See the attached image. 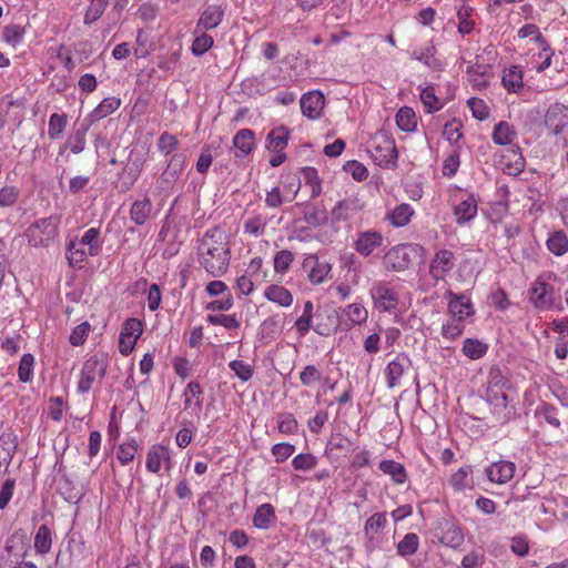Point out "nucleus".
I'll return each mask as SVG.
<instances>
[{"label": "nucleus", "mask_w": 568, "mask_h": 568, "mask_svg": "<svg viewBox=\"0 0 568 568\" xmlns=\"http://www.w3.org/2000/svg\"><path fill=\"white\" fill-rule=\"evenodd\" d=\"M199 263L214 277L222 276L229 268L231 250L226 235L219 227L207 230L197 245Z\"/></svg>", "instance_id": "f257e3e1"}, {"label": "nucleus", "mask_w": 568, "mask_h": 568, "mask_svg": "<svg viewBox=\"0 0 568 568\" xmlns=\"http://www.w3.org/2000/svg\"><path fill=\"white\" fill-rule=\"evenodd\" d=\"M423 246L418 244H398L393 246L383 258L384 267L392 272H404L409 268L414 258L420 255Z\"/></svg>", "instance_id": "f03ea898"}, {"label": "nucleus", "mask_w": 568, "mask_h": 568, "mask_svg": "<svg viewBox=\"0 0 568 568\" xmlns=\"http://www.w3.org/2000/svg\"><path fill=\"white\" fill-rule=\"evenodd\" d=\"M60 219L51 215L33 222L24 232L28 242L34 247L49 246L58 234Z\"/></svg>", "instance_id": "7ed1b4c3"}, {"label": "nucleus", "mask_w": 568, "mask_h": 568, "mask_svg": "<svg viewBox=\"0 0 568 568\" xmlns=\"http://www.w3.org/2000/svg\"><path fill=\"white\" fill-rule=\"evenodd\" d=\"M529 300L539 311H548L556 306L559 298L555 287L538 277L528 291Z\"/></svg>", "instance_id": "20e7f679"}, {"label": "nucleus", "mask_w": 568, "mask_h": 568, "mask_svg": "<svg viewBox=\"0 0 568 568\" xmlns=\"http://www.w3.org/2000/svg\"><path fill=\"white\" fill-rule=\"evenodd\" d=\"M106 374V365L103 361L95 357L88 358L82 366L81 376L78 382V392L88 393L95 381L101 382Z\"/></svg>", "instance_id": "39448f33"}, {"label": "nucleus", "mask_w": 568, "mask_h": 568, "mask_svg": "<svg viewBox=\"0 0 568 568\" xmlns=\"http://www.w3.org/2000/svg\"><path fill=\"white\" fill-rule=\"evenodd\" d=\"M185 160L186 158L182 153H175L172 155L168 166L156 182V190H159L160 193H171L184 169Z\"/></svg>", "instance_id": "423d86ee"}, {"label": "nucleus", "mask_w": 568, "mask_h": 568, "mask_svg": "<svg viewBox=\"0 0 568 568\" xmlns=\"http://www.w3.org/2000/svg\"><path fill=\"white\" fill-rule=\"evenodd\" d=\"M374 306L383 312H392L398 305V294L385 282H375L371 288Z\"/></svg>", "instance_id": "0eeeda50"}, {"label": "nucleus", "mask_w": 568, "mask_h": 568, "mask_svg": "<svg viewBox=\"0 0 568 568\" xmlns=\"http://www.w3.org/2000/svg\"><path fill=\"white\" fill-rule=\"evenodd\" d=\"M142 323L138 318H128L122 326L119 337V351L122 355H129L142 334Z\"/></svg>", "instance_id": "6e6552de"}, {"label": "nucleus", "mask_w": 568, "mask_h": 568, "mask_svg": "<svg viewBox=\"0 0 568 568\" xmlns=\"http://www.w3.org/2000/svg\"><path fill=\"white\" fill-rule=\"evenodd\" d=\"M384 236L375 230L358 232L354 242L355 251L363 257L369 256L377 247L382 246Z\"/></svg>", "instance_id": "1a4fd4ad"}, {"label": "nucleus", "mask_w": 568, "mask_h": 568, "mask_svg": "<svg viewBox=\"0 0 568 568\" xmlns=\"http://www.w3.org/2000/svg\"><path fill=\"white\" fill-rule=\"evenodd\" d=\"M454 265L453 252L446 248L439 250L430 262L429 274L436 281L443 280L454 268Z\"/></svg>", "instance_id": "9d476101"}, {"label": "nucleus", "mask_w": 568, "mask_h": 568, "mask_svg": "<svg viewBox=\"0 0 568 568\" xmlns=\"http://www.w3.org/2000/svg\"><path fill=\"white\" fill-rule=\"evenodd\" d=\"M143 164L144 160L140 156L128 160V163L120 173V183L118 185L120 192H128L135 184L142 172Z\"/></svg>", "instance_id": "9b49d317"}, {"label": "nucleus", "mask_w": 568, "mask_h": 568, "mask_svg": "<svg viewBox=\"0 0 568 568\" xmlns=\"http://www.w3.org/2000/svg\"><path fill=\"white\" fill-rule=\"evenodd\" d=\"M438 529L442 535L439 541L448 547L458 548L464 542V532L462 527L452 519H443L439 521Z\"/></svg>", "instance_id": "f8f14e48"}, {"label": "nucleus", "mask_w": 568, "mask_h": 568, "mask_svg": "<svg viewBox=\"0 0 568 568\" xmlns=\"http://www.w3.org/2000/svg\"><path fill=\"white\" fill-rule=\"evenodd\" d=\"M300 103L303 115L311 120H315L322 114L325 105V97L318 90L310 91L302 95Z\"/></svg>", "instance_id": "ddd939ff"}, {"label": "nucleus", "mask_w": 568, "mask_h": 568, "mask_svg": "<svg viewBox=\"0 0 568 568\" xmlns=\"http://www.w3.org/2000/svg\"><path fill=\"white\" fill-rule=\"evenodd\" d=\"M410 359L405 354H398L390 361L385 369L386 383L388 388H395L400 385V377L409 368Z\"/></svg>", "instance_id": "4468645a"}, {"label": "nucleus", "mask_w": 568, "mask_h": 568, "mask_svg": "<svg viewBox=\"0 0 568 568\" xmlns=\"http://www.w3.org/2000/svg\"><path fill=\"white\" fill-rule=\"evenodd\" d=\"M225 7L221 4H210L201 13L196 23L197 31H206L216 28L223 20Z\"/></svg>", "instance_id": "2eb2a0df"}, {"label": "nucleus", "mask_w": 568, "mask_h": 568, "mask_svg": "<svg viewBox=\"0 0 568 568\" xmlns=\"http://www.w3.org/2000/svg\"><path fill=\"white\" fill-rule=\"evenodd\" d=\"M516 466L509 460H499L486 468L487 478L496 484L509 481L515 474Z\"/></svg>", "instance_id": "dca6fc26"}, {"label": "nucleus", "mask_w": 568, "mask_h": 568, "mask_svg": "<svg viewBox=\"0 0 568 568\" xmlns=\"http://www.w3.org/2000/svg\"><path fill=\"white\" fill-rule=\"evenodd\" d=\"M448 295L452 297L448 303V311L454 318L457 321H463L474 314L470 300L465 295H457L453 292H449Z\"/></svg>", "instance_id": "f3484780"}, {"label": "nucleus", "mask_w": 568, "mask_h": 568, "mask_svg": "<svg viewBox=\"0 0 568 568\" xmlns=\"http://www.w3.org/2000/svg\"><path fill=\"white\" fill-rule=\"evenodd\" d=\"M376 164L384 168H395L397 163V149L393 141L386 142L385 146H376L372 152Z\"/></svg>", "instance_id": "a211bd4d"}, {"label": "nucleus", "mask_w": 568, "mask_h": 568, "mask_svg": "<svg viewBox=\"0 0 568 568\" xmlns=\"http://www.w3.org/2000/svg\"><path fill=\"white\" fill-rule=\"evenodd\" d=\"M500 163L508 170L509 174H519L525 168V160L520 149L517 145H510L506 153L501 155Z\"/></svg>", "instance_id": "6ab92c4d"}, {"label": "nucleus", "mask_w": 568, "mask_h": 568, "mask_svg": "<svg viewBox=\"0 0 568 568\" xmlns=\"http://www.w3.org/2000/svg\"><path fill=\"white\" fill-rule=\"evenodd\" d=\"M121 105V100L115 97L104 98L100 104L85 118L84 122L93 124L113 113Z\"/></svg>", "instance_id": "aec40b11"}, {"label": "nucleus", "mask_w": 568, "mask_h": 568, "mask_svg": "<svg viewBox=\"0 0 568 568\" xmlns=\"http://www.w3.org/2000/svg\"><path fill=\"white\" fill-rule=\"evenodd\" d=\"M153 204L149 197L136 200L130 209V220L135 225H143L151 216Z\"/></svg>", "instance_id": "412c9836"}, {"label": "nucleus", "mask_w": 568, "mask_h": 568, "mask_svg": "<svg viewBox=\"0 0 568 568\" xmlns=\"http://www.w3.org/2000/svg\"><path fill=\"white\" fill-rule=\"evenodd\" d=\"M359 206L357 200L345 199L338 201L331 211L332 222H342L348 220L358 211Z\"/></svg>", "instance_id": "4be33fe9"}, {"label": "nucleus", "mask_w": 568, "mask_h": 568, "mask_svg": "<svg viewBox=\"0 0 568 568\" xmlns=\"http://www.w3.org/2000/svg\"><path fill=\"white\" fill-rule=\"evenodd\" d=\"M311 265L308 278L312 284H321L331 272V265L327 262L320 261L316 256L305 260V266Z\"/></svg>", "instance_id": "5701e85b"}, {"label": "nucleus", "mask_w": 568, "mask_h": 568, "mask_svg": "<svg viewBox=\"0 0 568 568\" xmlns=\"http://www.w3.org/2000/svg\"><path fill=\"white\" fill-rule=\"evenodd\" d=\"M233 145L239 152L236 156L248 155L254 148V132L250 129L240 130L233 138Z\"/></svg>", "instance_id": "b1692460"}, {"label": "nucleus", "mask_w": 568, "mask_h": 568, "mask_svg": "<svg viewBox=\"0 0 568 568\" xmlns=\"http://www.w3.org/2000/svg\"><path fill=\"white\" fill-rule=\"evenodd\" d=\"M275 520V509L271 504L258 506L253 516V525L257 529H268Z\"/></svg>", "instance_id": "393cba45"}, {"label": "nucleus", "mask_w": 568, "mask_h": 568, "mask_svg": "<svg viewBox=\"0 0 568 568\" xmlns=\"http://www.w3.org/2000/svg\"><path fill=\"white\" fill-rule=\"evenodd\" d=\"M162 460H170V450L163 445L152 446L146 456V469L151 473H158Z\"/></svg>", "instance_id": "a878e982"}, {"label": "nucleus", "mask_w": 568, "mask_h": 568, "mask_svg": "<svg viewBox=\"0 0 568 568\" xmlns=\"http://www.w3.org/2000/svg\"><path fill=\"white\" fill-rule=\"evenodd\" d=\"M454 214L458 224L473 220L477 214V202L474 196H468L455 206Z\"/></svg>", "instance_id": "bb28decb"}, {"label": "nucleus", "mask_w": 568, "mask_h": 568, "mask_svg": "<svg viewBox=\"0 0 568 568\" xmlns=\"http://www.w3.org/2000/svg\"><path fill=\"white\" fill-rule=\"evenodd\" d=\"M290 139V130L284 126L273 129L266 136L267 149L271 151H284Z\"/></svg>", "instance_id": "cd10ccee"}, {"label": "nucleus", "mask_w": 568, "mask_h": 568, "mask_svg": "<svg viewBox=\"0 0 568 568\" xmlns=\"http://www.w3.org/2000/svg\"><path fill=\"white\" fill-rule=\"evenodd\" d=\"M264 295L268 301L284 307L293 303V295L284 286L272 284L265 288Z\"/></svg>", "instance_id": "c85d7f7f"}, {"label": "nucleus", "mask_w": 568, "mask_h": 568, "mask_svg": "<svg viewBox=\"0 0 568 568\" xmlns=\"http://www.w3.org/2000/svg\"><path fill=\"white\" fill-rule=\"evenodd\" d=\"M413 214L414 210L412 206L407 203H402L387 214V220H389L393 226L403 227L409 223Z\"/></svg>", "instance_id": "c756f323"}, {"label": "nucleus", "mask_w": 568, "mask_h": 568, "mask_svg": "<svg viewBox=\"0 0 568 568\" xmlns=\"http://www.w3.org/2000/svg\"><path fill=\"white\" fill-rule=\"evenodd\" d=\"M308 210L304 212L303 220L313 227L325 225L328 222V213L324 205L314 204L307 206Z\"/></svg>", "instance_id": "7c9ffc66"}, {"label": "nucleus", "mask_w": 568, "mask_h": 568, "mask_svg": "<svg viewBox=\"0 0 568 568\" xmlns=\"http://www.w3.org/2000/svg\"><path fill=\"white\" fill-rule=\"evenodd\" d=\"M379 469L390 476L396 484H404L407 478L405 467L393 459L382 460L379 463Z\"/></svg>", "instance_id": "2f4dec72"}, {"label": "nucleus", "mask_w": 568, "mask_h": 568, "mask_svg": "<svg viewBox=\"0 0 568 568\" xmlns=\"http://www.w3.org/2000/svg\"><path fill=\"white\" fill-rule=\"evenodd\" d=\"M547 248L556 256H561L568 251V237L564 231H555L549 234Z\"/></svg>", "instance_id": "473e14b6"}, {"label": "nucleus", "mask_w": 568, "mask_h": 568, "mask_svg": "<svg viewBox=\"0 0 568 568\" xmlns=\"http://www.w3.org/2000/svg\"><path fill=\"white\" fill-rule=\"evenodd\" d=\"M52 546V534L47 525H41L34 536V550L37 554H48Z\"/></svg>", "instance_id": "72a5a7b5"}, {"label": "nucleus", "mask_w": 568, "mask_h": 568, "mask_svg": "<svg viewBox=\"0 0 568 568\" xmlns=\"http://www.w3.org/2000/svg\"><path fill=\"white\" fill-rule=\"evenodd\" d=\"M100 230L91 227L78 241L77 245L88 246V254L90 256H97L100 253L101 245L99 242Z\"/></svg>", "instance_id": "f704fd0d"}, {"label": "nucleus", "mask_w": 568, "mask_h": 568, "mask_svg": "<svg viewBox=\"0 0 568 568\" xmlns=\"http://www.w3.org/2000/svg\"><path fill=\"white\" fill-rule=\"evenodd\" d=\"M516 132L514 128L506 121L499 122L493 132V141L498 145L511 144Z\"/></svg>", "instance_id": "c9c22d12"}, {"label": "nucleus", "mask_w": 568, "mask_h": 568, "mask_svg": "<svg viewBox=\"0 0 568 568\" xmlns=\"http://www.w3.org/2000/svg\"><path fill=\"white\" fill-rule=\"evenodd\" d=\"M396 123L404 132H412L416 129V115L412 108L403 106L396 113Z\"/></svg>", "instance_id": "e433bc0d"}, {"label": "nucleus", "mask_w": 568, "mask_h": 568, "mask_svg": "<svg viewBox=\"0 0 568 568\" xmlns=\"http://www.w3.org/2000/svg\"><path fill=\"white\" fill-rule=\"evenodd\" d=\"M314 305L312 301H306L303 306L302 315L296 320L295 327L301 336H305L312 326Z\"/></svg>", "instance_id": "4c0bfd02"}, {"label": "nucleus", "mask_w": 568, "mask_h": 568, "mask_svg": "<svg viewBox=\"0 0 568 568\" xmlns=\"http://www.w3.org/2000/svg\"><path fill=\"white\" fill-rule=\"evenodd\" d=\"M90 125L89 122H83V124L69 136L68 144L73 154H79L84 150L85 135Z\"/></svg>", "instance_id": "58836bf2"}, {"label": "nucleus", "mask_w": 568, "mask_h": 568, "mask_svg": "<svg viewBox=\"0 0 568 568\" xmlns=\"http://www.w3.org/2000/svg\"><path fill=\"white\" fill-rule=\"evenodd\" d=\"M387 518L385 513H375L364 525V534L368 539H373L374 535L385 528Z\"/></svg>", "instance_id": "ea45409f"}, {"label": "nucleus", "mask_w": 568, "mask_h": 568, "mask_svg": "<svg viewBox=\"0 0 568 568\" xmlns=\"http://www.w3.org/2000/svg\"><path fill=\"white\" fill-rule=\"evenodd\" d=\"M501 81L508 92L516 93L520 88H523V73L517 67H511L504 71Z\"/></svg>", "instance_id": "a19ab883"}, {"label": "nucleus", "mask_w": 568, "mask_h": 568, "mask_svg": "<svg viewBox=\"0 0 568 568\" xmlns=\"http://www.w3.org/2000/svg\"><path fill=\"white\" fill-rule=\"evenodd\" d=\"M68 124V118L65 113H53L49 119L48 135L51 140H58L61 138L63 131Z\"/></svg>", "instance_id": "79ce46f5"}, {"label": "nucleus", "mask_w": 568, "mask_h": 568, "mask_svg": "<svg viewBox=\"0 0 568 568\" xmlns=\"http://www.w3.org/2000/svg\"><path fill=\"white\" fill-rule=\"evenodd\" d=\"M109 4V0H91L90 6L88 7L83 23L85 26L93 24L97 20H99L104 13L106 7Z\"/></svg>", "instance_id": "37998d69"}, {"label": "nucleus", "mask_w": 568, "mask_h": 568, "mask_svg": "<svg viewBox=\"0 0 568 568\" xmlns=\"http://www.w3.org/2000/svg\"><path fill=\"white\" fill-rule=\"evenodd\" d=\"M78 240H71L67 245V258L71 266L81 267V263L89 255L88 251L84 250V246L77 245Z\"/></svg>", "instance_id": "c03bdc74"}, {"label": "nucleus", "mask_w": 568, "mask_h": 568, "mask_svg": "<svg viewBox=\"0 0 568 568\" xmlns=\"http://www.w3.org/2000/svg\"><path fill=\"white\" fill-rule=\"evenodd\" d=\"M419 546V537L414 532H408L397 545V554L400 557L414 555Z\"/></svg>", "instance_id": "a18cd8bd"}, {"label": "nucleus", "mask_w": 568, "mask_h": 568, "mask_svg": "<svg viewBox=\"0 0 568 568\" xmlns=\"http://www.w3.org/2000/svg\"><path fill=\"white\" fill-rule=\"evenodd\" d=\"M34 356L31 353L22 355L19 367L18 377L21 383H29L33 377Z\"/></svg>", "instance_id": "49530a36"}, {"label": "nucleus", "mask_w": 568, "mask_h": 568, "mask_svg": "<svg viewBox=\"0 0 568 568\" xmlns=\"http://www.w3.org/2000/svg\"><path fill=\"white\" fill-rule=\"evenodd\" d=\"M531 36L535 37V41L540 45L544 52L550 51V48L547 44L546 39L541 36L536 24L527 23L518 30V37L520 39H525Z\"/></svg>", "instance_id": "de8ad7c7"}, {"label": "nucleus", "mask_w": 568, "mask_h": 568, "mask_svg": "<svg viewBox=\"0 0 568 568\" xmlns=\"http://www.w3.org/2000/svg\"><path fill=\"white\" fill-rule=\"evenodd\" d=\"M343 314L354 325H361V324L365 323L367 320V316H368L366 308L362 304H358V303L348 305L344 310Z\"/></svg>", "instance_id": "09e8293b"}, {"label": "nucleus", "mask_w": 568, "mask_h": 568, "mask_svg": "<svg viewBox=\"0 0 568 568\" xmlns=\"http://www.w3.org/2000/svg\"><path fill=\"white\" fill-rule=\"evenodd\" d=\"M488 347L486 344L473 338H467L463 345L464 354L471 359H478L483 357Z\"/></svg>", "instance_id": "8fccbe9b"}, {"label": "nucleus", "mask_w": 568, "mask_h": 568, "mask_svg": "<svg viewBox=\"0 0 568 568\" xmlns=\"http://www.w3.org/2000/svg\"><path fill=\"white\" fill-rule=\"evenodd\" d=\"M214 44L213 37L202 31L196 36L191 45V51L195 57H201L207 52Z\"/></svg>", "instance_id": "3c124183"}, {"label": "nucleus", "mask_w": 568, "mask_h": 568, "mask_svg": "<svg viewBox=\"0 0 568 568\" xmlns=\"http://www.w3.org/2000/svg\"><path fill=\"white\" fill-rule=\"evenodd\" d=\"M535 415L544 417L549 425L556 428L560 427L558 409L548 403H542L540 406H538L535 410Z\"/></svg>", "instance_id": "603ef678"}, {"label": "nucleus", "mask_w": 568, "mask_h": 568, "mask_svg": "<svg viewBox=\"0 0 568 568\" xmlns=\"http://www.w3.org/2000/svg\"><path fill=\"white\" fill-rule=\"evenodd\" d=\"M277 428L280 433L285 435H293L297 432V422L293 414L281 413L277 416Z\"/></svg>", "instance_id": "864d4df0"}, {"label": "nucleus", "mask_w": 568, "mask_h": 568, "mask_svg": "<svg viewBox=\"0 0 568 568\" xmlns=\"http://www.w3.org/2000/svg\"><path fill=\"white\" fill-rule=\"evenodd\" d=\"M462 128V122L453 119L445 124L443 135L449 143L456 144L463 138Z\"/></svg>", "instance_id": "5fc2aeb1"}, {"label": "nucleus", "mask_w": 568, "mask_h": 568, "mask_svg": "<svg viewBox=\"0 0 568 568\" xmlns=\"http://www.w3.org/2000/svg\"><path fill=\"white\" fill-rule=\"evenodd\" d=\"M24 33L26 30L23 27L19 24H10L3 30V39L7 43L16 47L22 42Z\"/></svg>", "instance_id": "6e6d98bb"}, {"label": "nucleus", "mask_w": 568, "mask_h": 568, "mask_svg": "<svg viewBox=\"0 0 568 568\" xmlns=\"http://www.w3.org/2000/svg\"><path fill=\"white\" fill-rule=\"evenodd\" d=\"M420 100L428 113H434L442 108V105L438 104V99L435 95V89L433 87H426L422 90Z\"/></svg>", "instance_id": "4d7b16f0"}, {"label": "nucleus", "mask_w": 568, "mask_h": 568, "mask_svg": "<svg viewBox=\"0 0 568 568\" xmlns=\"http://www.w3.org/2000/svg\"><path fill=\"white\" fill-rule=\"evenodd\" d=\"M317 465V458L310 454H298L292 460V466L295 470H311Z\"/></svg>", "instance_id": "13d9d810"}, {"label": "nucleus", "mask_w": 568, "mask_h": 568, "mask_svg": "<svg viewBox=\"0 0 568 568\" xmlns=\"http://www.w3.org/2000/svg\"><path fill=\"white\" fill-rule=\"evenodd\" d=\"M206 321L212 325H221L227 329H236L240 327V322L235 315H207Z\"/></svg>", "instance_id": "bf43d9fd"}, {"label": "nucleus", "mask_w": 568, "mask_h": 568, "mask_svg": "<svg viewBox=\"0 0 568 568\" xmlns=\"http://www.w3.org/2000/svg\"><path fill=\"white\" fill-rule=\"evenodd\" d=\"M473 473V467L467 465L460 467L455 474L452 475L449 483L455 490H464L467 486L466 478Z\"/></svg>", "instance_id": "052dcab7"}, {"label": "nucleus", "mask_w": 568, "mask_h": 568, "mask_svg": "<svg viewBox=\"0 0 568 568\" xmlns=\"http://www.w3.org/2000/svg\"><path fill=\"white\" fill-rule=\"evenodd\" d=\"M294 260V255L288 250H282L274 257V271L276 273H285Z\"/></svg>", "instance_id": "680f3d73"}, {"label": "nucleus", "mask_w": 568, "mask_h": 568, "mask_svg": "<svg viewBox=\"0 0 568 568\" xmlns=\"http://www.w3.org/2000/svg\"><path fill=\"white\" fill-rule=\"evenodd\" d=\"M469 109L471 110L473 116L479 121H484L489 116V108L487 104L478 98H470L467 101Z\"/></svg>", "instance_id": "e2e57ef3"}, {"label": "nucleus", "mask_w": 568, "mask_h": 568, "mask_svg": "<svg viewBox=\"0 0 568 568\" xmlns=\"http://www.w3.org/2000/svg\"><path fill=\"white\" fill-rule=\"evenodd\" d=\"M344 170L347 173H351L353 179L358 182L366 180L368 176V171L366 166L356 160L347 161L344 164Z\"/></svg>", "instance_id": "0e129e2a"}, {"label": "nucleus", "mask_w": 568, "mask_h": 568, "mask_svg": "<svg viewBox=\"0 0 568 568\" xmlns=\"http://www.w3.org/2000/svg\"><path fill=\"white\" fill-rule=\"evenodd\" d=\"M90 328H91V326L88 322H83V323L79 324L77 327H74L69 336V342L71 343V345H73V346L82 345L88 337Z\"/></svg>", "instance_id": "69168bd1"}, {"label": "nucleus", "mask_w": 568, "mask_h": 568, "mask_svg": "<svg viewBox=\"0 0 568 568\" xmlns=\"http://www.w3.org/2000/svg\"><path fill=\"white\" fill-rule=\"evenodd\" d=\"M295 452V446L290 443H278L272 447V454L276 463H283Z\"/></svg>", "instance_id": "338daca9"}, {"label": "nucleus", "mask_w": 568, "mask_h": 568, "mask_svg": "<svg viewBox=\"0 0 568 568\" xmlns=\"http://www.w3.org/2000/svg\"><path fill=\"white\" fill-rule=\"evenodd\" d=\"M321 378L322 373L315 365H306L300 374V381L304 386H311Z\"/></svg>", "instance_id": "774afa93"}]
</instances>
